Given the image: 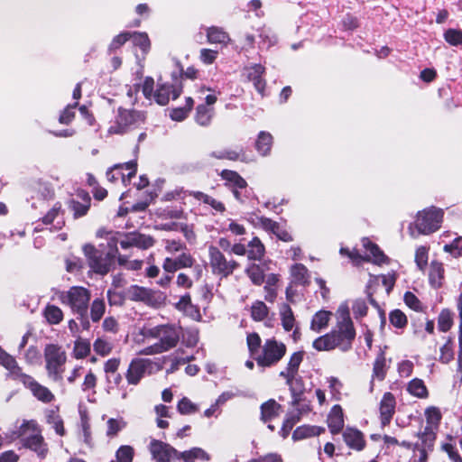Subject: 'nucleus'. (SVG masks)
I'll list each match as a JSON object with an SVG mask.
<instances>
[{"instance_id": "obj_1", "label": "nucleus", "mask_w": 462, "mask_h": 462, "mask_svg": "<svg viewBox=\"0 0 462 462\" xmlns=\"http://www.w3.org/2000/svg\"><path fill=\"white\" fill-rule=\"evenodd\" d=\"M107 235L106 243H100L97 246L85 244L82 247L90 270L102 276L116 268V257L118 254V237L111 233H107Z\"/></svg>"}, {"instance_id": "obj_2", "label": "nucleus", "mask_w": 462, "mask_h": 462, "mask_svg": "<svg viewBox=\"0 0 462 462\" xmlns=\"http://www.w3.org/2000/svg\"><path fill=\"white\" fill-rule=\"evenodd\" d=\"M444 211L441 208L430 207L419 211L415 227L420 235H430L439 229L443 221Z\"/></svg>"}, {"instance_id": "obj_3", "label": "nucleus", "mask_w": 462, "mask_h": 462, "mask_svg": "<svg viewBox=\"0 0 462 462\" xmlns=\"http://www.w3.org/2000/svg\"><path fill=\"white\" fill-rule=\"evenodd\" d=\"M32 427L33 431L35 430L36 423L33 420H24L17 430L18 438H21L20 441L22 446L25 448L34 451L40 457H45L47 454L46 444L41 432H33L31 435H26L27 429Z\"/></svg>"}, {"instance_id": "obj_4", "label": "nucleus", "mask_w": 462, "mask_h": 462, "mask_svg": "<svg viewBox=\"0 0 462 462\" xmlns=\"http://www.w3.org/2000/svg\"><path fill=\"white\" fill-rule=\"evenodd\" d=\"M286 354V346L274 338L267 339L263 346V354L255 358L262 367L276 365Z\"/></svg>"}, {"instance_id": "obj_5", "label": "nucleus", "mask_w": 462, "mask_h": 462, "mask_svg": "<svg viewBox=\"0 0 462 462\" xmlns=\"http://www.w3.org/2000/svg\"><path fill=\"white\" fill-rule=\"evenodd\" d=\"M90 296V291L88 289L73 286L65 295H62V301L67 302L77 315H84L85 312H88Z\"/></svg>"}, {"instance_id": "obj_6", "label": "nucleus", "mask_w": 462, "mask_h": 462, "mask_svg": "<svg viewBox=\"0 0 462 462\" xmlns=\"http://www.w3.org/2000/svg\"><path fill=\"white\" fill-rule=\"evenodd\" d=\"M209 263L214 274L228 277L238 267V263L235 260L227 261L220 250L210 245L208 248Z\"/></svg>"}, {"instance_id": "obj_7", "label": "nucleus", "mask_w": 462, "mask_h": 462, "mask_svg": "<svg viewBox=\"0 0 462 462\" xmlns=\"http://www.w3.org/2000/svg\"><path fill=\"white\" fill-rule=\"evenodd\" d=\"M46 360V369L49 375L54 380L61 379V365L66 361L65 352L60 350L57 345H47L44 351Z\"/></svg>"}, {"instance_id": "obj_8", "label": "nucleus", "mask_w": 462, "mask_h": 462, "mask_svg": "<svg viewBox=\"0 0 462 462\" xmlns=\"http://www.w3.org/2000/svg\"><path fill=\"white\" fill-rule=\"evenodd\" d=\"M147 336L159 338L158 343L164 351L176 346L180 339L178 330L171 325H161L152 328L148 330Z\"/></svg>"}, {"instance_id": "obj_9", "label": "nucleus", "mask_w": 462, "mask_h": 462, "mask_svg": "<svg viewBox=\"0 0 462 462\" xmlns=\"http://www.w3.org/2000/svg\"><path fill=\"white\" fill-rule=\"evenodd\" d=\"M127 297L133 301H142L147 305H160L164 302L166 295L161 291H155L151 289L132 285L127 289Z\"/></svg>"}, {"instance_id": "obj_10", "label": "nucleus", "mask_w": 462, "mask_h": 462, "mask_svg": "<svg viewBox=\"0 0 462 462\" xmlns=\"http://www.w3.org/2000/svg\"><path fill=\"white\" fill-rule=\"evenodd\" d=\"M148 449L152 455V458L156 462H172L176 460L178 450L160 439H152Z\"/></svg>"}, {"instance_id": "obj_11", "label": "nucleus", "mask_w": 462, "mask_h": 462, "mask_svg": "<svg viewBox=\"0 0 462 462\" xmlns=\"http://www.w3.org/2000/svg\"><path fill=\"white\" fill-rule=\"evenodd\" d=\"M333 339L335 348H339L342 352H347L352 348L353 341L356 337V329L354 326L337 324V328L333 329Z\"/></svg>"}, {"instance_id": "obj_12", "label": "nucleus", "mask_w": 462, "mask_h": 462, "mask_svg": "<svg viewBox=\"0 0 462 462\" xmlns=\"http://www.w3.org/2000/svg\"><path fill=\"white\" fill-rule=\"evenodd\" d=\"M333 339L335 348H339L342 352H347L352 348L353 341L356 337V329L354 326L337 324V328L333 329Z\"/></svg>"}, {"instance_id": "obj_13", "label": "nucleus", "mask_w": 462, "mask_h": 462, "mask_svg": "<svg viewBox=\"0 0 462 462\" xmlns=\"http://www.w3.org/2000/svg\"><path fill=\"white\" fill-rule=\"evenodd\" d=\"M248 81L253 82L255 90L262 97L265 96L266 81L263 78L265 73V68L261 64H252L244 69Z\"/></svg>"}, {"instance_id": "obj_14", "label": "nucleus", "mask_w": 462, "mask_h": 462, "mask_svg": "<svg viewBox=\"0 0 462 462\" xmlns=\"http://www.w3.org/2000/svg\"><path fill=\"white\" fill-rule=\"evenodd\" d=\"M436 430L430 426H426L423 431L418 433L420 443H416L414 448L420 450V460H425L428 457V452L432 451L436 440Z\"/></svg>"}, {"instance_id": "obj_15", "label": "nucleus", "mask_w": 462, "mask_h": 462, "mask_svg": "<svg viewBox=\"0 0 462 462\" xmlns=\"http://www.w3.org/2000/svg\"><path fill=\"white\" fill-rule=\"evenodd\" d=\"M150 365L151 361L149 359L135 358L132 360L125 374L128 383H139Z\"/></svg>"}, {"instance_id": "obj_16", "label": "nucleus", "mask_w": 462, "mask_h": 462, "mask_svg": "<svg viewBox=\"0 0 462 462\" xmlns=\"http://www.w3.org/2000/svg\"><path fill=\"white\" fill-rule=\"evenodd\" d=\"M396 400L394 395L390 393H384L380 402V419L382 427H385L390 424L393 416L395 413Z\"/></svg>"}, {"instance_id": "obj_17", "label": "nucleus", "mask_w": 462, "mask_h": 462, "mask_svg": "<svg viewBox=\"0 0 462 462\" xmlns=\"http://www.w3.org/2000/svg\"><path fill=\"white\" fill-rule=\"evenodd\" d=\"M181 93L180 86H174L173 84H158V88L153 94L154 99L157 104L165 106L169 103L170 96L172 95V99H176Z\"/></svg>"}, {"instance_id": "obj_18", "label": "nucleus", "mask_w": 462, "mask_h": 462, "mask_svg": "<svg viewBox=\"0 0 462 462\" xmlns=\"http://www.w3.org/2000/svg\"><path fill=\"white\" fill-rule=\"evenodd\" d=\"M195 259L186 253H182L176 258H165L162 267L167 273H175L176 271L183 268H189L193 266Z\"/></svg>"}, {"instance_id": "obj_19", "label": "nucleus", "mask_w": 462, "mask_h": 462, "mask_svg": "<svg viewBox=\"0 0 462 462\" xmlns=\"http://www.w3.org/2000/svg\"><path fill=\"white\" fill-rule=\"evenodd\" d=\"M285 381L291 394V405H300L301 402L305 401L306 388L303 378L297 374L293 375L289 381Z\"/></svg>"}, {"instance_id": "obj_20", "label": "nucleus", "mask_w": 462, "mask_h": 462, "mask_svg": "<svg viewBox=\"0 0 462 462\" xmlns=\"http://www.w3.org/2000/svg\"><path fill=\"white\" fill-rule=\"evenodd\" d=\"M19 378L23 379V383H28L30 389L32 390L33 395L40 401L48 403L51 402L54 399V395L45 386L38 383L32 376L23 374Z\"/></svg>"}, {"instance_id": "obj_21", "label": "nucleus", "mask_w": 462, "mask_h": 462, "mask_svg": "<svg viewBox=\"0 0 462 462\" xmlns=\"http://www.w3.org/2000/svg\"><path fill=\"white\" fill-rule=\"evenodd\" d=\"M346 444L352 449L361 451L365 447L364 434L357 429L347 427L343 432Z\"/></svg>"}, {"instance_id": "obj_22", "label": "nucleus", "mask_w": 462, "mask_h": 462, "mask_svg": "<svg viewBox=\"0 0 462 462\" xmlns=\"http://www.w3.org/2000/svg\"><path fill=\"white\" fill-rule=\"evenodd\" d=\"M219 176L225 180L224 185L228 189H246L248 186L246 180L236 171L225 169L221 171Z\"/></svg>"}, {"instance_id": "obj_23", "label": "nucleus", "mask_w": 462, "mask_h": 462, "mask_svg": "<svg viewBox=\"0 0 462 462\" xmlns=\"http://www.w3.org/2000/svg\"><path fill=\"white\" fill-rule=\"evenodd\" d=\"M328 426L332 434H338L344 427V415L339 404L334 405L328 415Z\"/></svg>"}, {"instance_id": "obj_24", "label": "nucleus", "mask_w": 462, "mask_h": 462, "mask_svg": "<svg viewBox=\"0 0 462 462\" xmlns=\"http://www.w3.org/2000/svg\"><path fill=\"white\" fill-rule=\"evenodd\" d=\"M209 156L217 160H228L233 162L240 161L243 162H248L245 150L242 146L237 150L226 148L220 151H213L209 153Z\"/></svg>"}, {"instance_id": "obj_25", "label": "nucleus", "mask_w": 462, "mask_h": 462, "mask_svg": "<svg viewBox=\"0 0 462 462\" xmlns=\"http://www.w3.org/2000/svg\"><path fill=\"white\" fill-rule=\"evenodd\" d=\"M304 354V351L294 352L291 356L285 370L281 371L279 376L289 381L293 375H297L300 365L303 361Z\"/></svg>"}, {"instance_id": "obj_26", "label": "nucleus", "mask_w": 462, "mask_h": 462, "mask_svg": "<svg viewBox=\"0 0 462 462\" xmlns=\"http://www.w3.org/2000/svg\"><path fill=\"white\" fill-rule=\"evenodd\" d=\"M362 244L365 250L370 253V255L373 256V260L371 261L374 264L381 265L390 263V258L381 250L378 245L372 242L369 238L364 237Z\"/></svg>"}, {"instance_id": "obj_27", "label": "nucleus", "mask_w": 462, "mask_h": 462, "mask_svg": "<svg viewBox=\"0 0 462 462\" xmlns=\"http://www.w3.org/2000/svg\"><path fill=\"white\" fill-rule=\"evenodd\" d=\"M79 195L84 200L83 203L74 199L68 200L69 208L73 212L74 218H79L85 216L88 213L90 206V197L87 192L81 191Z\"/></svg>"}, {"instance_id": "obj_28", "label": "nucleus", "mask_w": 462, "mask_h": 462, "mask_svg": "<svg viewBox=\"0 0 462 462\" xmlns=\"http://www.w3.org/2000/svg\"><path fill=\"white\" fill-rule=\"evenodd\" d=\"M0 365L4 366L6 370L9 371V374L12 375L14 379L19 378L21 375H23L22 372V368L18 365L15 358L5 352L0 346Z\"/></svg>"}, {"instance_id": "obj_29", "label": "nucleus", "mask_w": 462, "mask_h": 462, "mask_svg": "<svg viewBox=\"0 0 462 462\" xmlns=\"http://www.w3.org/2000/svg\"><path fill=\"white\" fill-rule=\"evenodd\" d=\"M325 431V429L314 425H301L297 427L292 432L294 441L301 440L307 438L319 436Z\"/></svg>"}, {"instance_id": "obj_30", "label": "nucleus", "mask_w": 462, "mask_h": 462, "mask_svg": "<svg viewBox=\"0 0 462 462\" xmlns=\"http://www.w3.org/2000/svg\"><path fill=\"white\" fill-rule=\"evenodd\" d=\"M282 409V405L279 404L274 399H270L260 406L261 410V420L264 423L270 421L273 418L279 415V411Z\"/></svg>"}, {"instance_id": "obj_31", "label": "nucleus", "mask_w": 462, "mask_h": 462, "mask_svg": "<svg viewBox=\"0 0 462 462\" xmlns=\"http://www.w3.org/2000/svg\"><path fill=\"white\" fill-rule=\"evenodd\" d=\"M143 118L142 113L135 110L125 109L123 107L118 108V115L116 117V123L120 126H129L136 123Z\"/></svg>"}, {"instance_id": "obj_32", "label": "nucleus", "mask_w": 462, "mask_h": 462, "mask_svg": "<svg viewBox=\"0 0 462 462\" xmlns=\"http://www.w3.org/2000/svg\"><path fill=\"white\" fill-rule=\"evenodd\" d=\"M182 459L183 462H194L195 459L209 461L210 456L201 448H192L183 452L178 451L176 460Z\"/></svg>"}, {"instance_id": "obj_33", "label": "nucleus", "mask_w": 462, "mask_h": 462, "mask_svg": "<svg viewBox=\"0 0 462 462\" xmlns=\"http://www.w3.org/2000/svg\"><path fill=\"white\" fill-rule=\"evenodd\" d=\"M444 279V267L441 263L432 261L429 272V282L434 289H439L442 286Z\"/></svg>"}, {"instance_id": "obj_34", "label": "nucleus", "mask_w": 462, "mask_h": 462, "mask_svg": "<svg viewBox=\"0 0 462 462\" xmlns=\"http://www.w3.org/2000/svg\"><path fill=\"white\" fill-rule=\"evenodd\" d=\"M273 135L265 131H261L258 134L257 139L255 141V150L262 156H267L270 154L272 146H273Z\"/></svg>"}, {"instance_id": "obj_35", "label": "nucleus", "mask_w": 462, "mask_h": 462, "mask_svg": "<svg viewBox=\"0 0 462 462\" xmlns=\"http://www.w3.org/2000/svg\"><path fill=\"white\" fill-rule=\"evenodd\" d=\"M215 115L213 107L199 105L196 108L195 121L201 126H208Z\"/></svg>"}, {"instance_id": "obj_36", "label": "nucleus", "mask_w": 462, "mask_h": 462, "mask_svg": "<svg viewBox=\"0 0 462 462\" xmlns=\"http://www.w3.org/2000/svg\"><path fill=\"white\" fill-rule=\"evenodd\" d=\"M129 237L132 238L133 247L143 250L153 246L155 243L152 236L139 232H129Z\"/></svg>"}, {"instance_id": "obj_37", "label": "nucleus", "mask_w": 462, "mask_h": 462, "mask_svg": "<svg viewBox=\"0 0 462 462\" xmlns=\"http://www.w3.org/2000/svg\"><path fill=\"white\" fill-rule=\"evenodd\" d=\"M407 392L418 398L424 399L429 396L428 389L423 382L420 378H414L411 380L407 385Z\"/></svg>"}, {"instance_id": "obj_38", "label": "nucleus", "mask_w": 462, "mask_h": 462, "mask_svg": "<svg viewBox=\"0 0 462 462\" xmlns=\"http://www.w3.org/2000/svg\"><path fill=\"white\" fill-rule=\"evenodd\" d=\"M248 247L249 250L247 251V257L249 260L259 261L264 255V245L257 236H254L248 243Z\"/></svg>"}, {"instance_id": "obj_39", "label": "nucleus", "mask_w": 462, "mask_h": 462, "mask_svg": "<svg viewBox=\"0 0 462 462\" xmlns=\"http://www.w3.org/2000/svg\"><path fill=\"white\" fill-rule=\"evenodd\" d=\"M300 420V414H296L295 411H289L286 414L282 429L279 431L280 436L282 439H286L290 435L294 425L298 423Z\"/></svg>"}, {"instance_id": "obj_40", "label": "nucleus", "mask_w": 462, "mask_h": 462, "mask_svg": "<svg viewBox=\"0 0 462 462\" xmlns=\"http://www.w3.org/2000/svg\"><path fill=\"white\" fill-rule=\"evenodd\" d=\"M424 415L427 426H430L433 430H438L442 420L440 410L436 406H430L425 409Z\"/></svg>"}, {"instance_id": "obj_41", "label": "nucleus", "mask_w": 462, "mask_h": 462, "mask_svg": "<svg viewBox=\"0 0 462 462\" xmlns=\"http://www.w3.org/2000/svg\"><path fill=\"white\" fill-rule=\"evenodd\" d=\"M333 339L332 332L327 333L323 336L317 337L313 343L312 346L317 351H330L335 349V344Z\"/></svg>"}, {"instance_id": "obj_42", "label": "nucleus", "mask_w": 462, "mask_h": 462, "mask_svg": "<svg viewBox=\"0 0 462 462\" xmlns=\"http://www.w3.org/2000/svg\"><path fill=\"white\" fill-rule=\"evenodd\" d=\"M331 312L328 310H319L313 316L310 328L312 330L319 332L325 328L329 321Z\"/></svg>"}, {"instance_id": "obj_43", "label": "nucleus", "mask_w": 462, "mask_h": 462, "mask_svg": "<svg viewBox=\"0 0 462 462\" xmlns=\"http://www.w3.org/2000/svg\"><path fill=\"white\" fill-rule=\"evenodd\" d=\"M282 325L285 331H291L294 326L295 319L289 304L283 303L280 309Z\"/></svg>"}, {"instance_id": "obj_44", "label": "nucleus", "mask_w": 462, "mask_h": 462, "mask_svg": "<svg viewBox=\"0 0 462 462\" xmlns=\"http://www.w3.org/2000/svg\"><path fill=\"white\" fill-rule=\"evenodd\" d=\"M207 37L210 43H226L230 40L228 34L223 29L216 26L207 29Z\"/></svg>"}, {"instance_id": "obj_45", "label": "nucleus", "mask_w": 462, "mask_h": 462, "mask_svg": "<svg viewBox=\"0 0 462 462\" xmlns=\"http://www.w3.org/2000/svg\"><path fill=\"white\" fill-rule=\"evenodd\" d=\"M386 360L383 351H380L377 355L373 366V378L383 381L386 376Z\"/></svg>"}, {"instance_id": "obj_46", "label": "nucleus", "mask_w": 462, "mask_h": 462, "mask_svg": "<svg viewBox=\"0 0 462 462\" xmlns=\"http://www.w3.org/2000/svg\"><path fill=\"white\" fill-rule=\"evenodd\" d=\"M245 273L250 278L251 282L255 285H262L265 281L264 271L259 264H250L245 269Z\"/></svg>"}, {"instance_id": "obj_47", "label": "nucleus", "mask_w": 462, "mask_h": 462, "mask_svg": "<svg viewBox=\"0 0 462 462\" xmlns=\"http://www.w3.org/2000/svg\"><path fill=\"white\" fill-rule=\"evenodd\" d=\"M453 325V312L448 309H444L438 318V328L441 332H448Z\"/></svg>"}, {"instance_id": "obj_48", "label": "nucleus", "mask_w": 462, "mask_h": 462, "mask_svg": "<svg viewBox=\"0 0 462 462\" xmlns=\"http://www.w3.org/2000/svg\"><path fill=\"white\" fill-rule=\"evenodd\" d=\"M291 275L297 283L307 285L308 281V269L302 263H295L291 270Z\"/></svg>"}, {"instance_id": "obj_49", "label": "nucleus", "mask_w": 462, "mask_h": 462, "mask_svg": "<svg viewBox=\"0 0 462 462\" xmlns=\"http://www.w3.org/2000/svg\"><path fill=\"white\" fill-rule=\"evenodd\" d=\"M106 310V305L103 299L97 298L92 301L90 308V316L93 322L99 321Z\"/></svg>"}, {"instance_id": "obj_50", "label": "nucleus", "mask_w": 462, "mask_h": 462, "mask_svg": "<svg viewBox=\"0 0 462 462\" xmlns=\"http://www.w3.org/2000/svg\"><path fill=\"white\" fill-rule=\"evenodd\" d=\"M44 315L50 324H59L63 318L61 310L55 305H48L44 310Z\"/></svg>"}, {"instance_id": "obj_51", "label": "nucleus", "mask_w": 462, "mask_h": 462, "mask_svg": "<svg viewBox=\"0 0 462 462\" xmlns=\"http://www.w3.org/2000/svg\"><path fill=\"white\" fill-rule=\"evenodd\" d=\"M268 315V308L264 302L256 300L251 307V316L254 320H263Z\"/></svg>"}, {"instance_id": "obj_52", "label": "nucleus", "mask_w": 462, "mask_h": 462, "mask_svg": "<svg viewBox=\"0 0 462 462\" xmlns=\"http://www.w3.org/2000/svg\"><path fill=\"white\" fill-rule=\"evenodd\" d=\"M390 323L397 328H404L408 320L406 315L401 310H393L389 313Z\"/></svg>"}, {"instance_id": "obj_53", "label": "nucleus", "mask_w": 462, "mask_h": 462, "mask_svg": "<svg viewBox=\"0 0 462 462\" xmlns=\"http://www.w3.org/2000/svg\"><path fill=\"white\" fill-rule=\"evenodd\" d=\"M90 353V342L79 339L75 342L73 355L77 359L88 356Z\"/></svg>"}, {"instance_id": "obj_54", "label": "nucleus", "mask_w": 462, "mask_h": 462, "mask_svg": "<svg viewBox=\"0 0 462 462\" xmlns=\"http://www.w3.org/2000/svg\"><path fill=\"white\" fill-rule=\"evenodd\" d=\"M132 37L135 46L140 47L144 53L148 52L151 47V42L146 32H134Z\"/></svg>"}, {"instance_id": "obj_55", "label": "nucleus", "mask_w": 462, "mask_h": 462, "mask_svg": "<svg viewBox=\"0 0 462 462\" xmlns=\"http://www.w3.org/2000/svg\"><path fill=\"white\" fill-rule=\"evenodd\" d=\"M445 41L452 46H462V31L449 28L444 32Z\"/></svg>"}, {"instance_id": "obj_56", "label": "nucleus", "mask_w": 462, "mask_h": 462, "mask_svg": "<svg viewBox=\"0 0 462 462\" xmlns=\"http://www.w3.org/2000/svg\"><path fill=\"white\" fill-rule=\"evenodd\" d=\"M107 430H106V436L109 438H113L117 435V433L122 430L126 423L123 420V419L117 420V419H109L107 420Z\"/></svg>"}, {"instance_id": "obj_57", "label": "nucleus", "mask_w": 462, "mask_h": 462, "mask_svg": "<svg viewBox=\"0 0 462 462\" xmlns=\"http://www.w3.org/2000/svg\"><path fill=\"white\" fill-rule=\"evenodd\" d=\"M132 37V33L129 32H123L116 36H115L108 46L109 53L114 52L116 50L119 49L123 46L130 38Z\"/></svg>"}, {"instance_id": "obj_58", "label": "nucleus", "mask_w": 462, "mask_h": 462, "mask_svg": "<svg viewBox=\"0 0 462 462\" xmlns=\"http://www.w3.org/2000/svg\"><path fill=\"white\" fill-rule=\"evenodd\" d=\"M80 422L83 433V441L88 447H92L90 423L87 414H81Z\"/></svg>"}, {"instance_id": "obj_59", "label": "nucleus", "mask_w": 462, "mask_h": 462, "mask_svg": "<svg viewBox=\"0 0 462 462\" xmlns=\"http://www.w3.org/2000/svg\"><path fill=\"white\" fill-rule=\"evenodd\" d=\"M177 410L180 414H192L198 411L197 406L187 397L180 399L177 404Z\"/></svg>"}, {"instance_id": "obj_60", "label": "nucleus", "mask_w": 462, "mask_h": 462, "mask_svg": "<svg viewBox=\"0 0 462 462\" xmlns=\"http://www.w3.org/2000/svg\"><path fill=\"white\" fill-rule=\"evenodd\" d=\"M444 251L449 253L454 257L462 255V236L456 237L450 244L444 245Z\"/></svg>"}, {"instance_id": "obj_61", "label": "nucleus", "mask_w": 462, "mask_h": 462, "mask_svg": "<svg viewBox=\"0 0 462 462\" xmlns=\"http://www.w3.org/2000/svg\"><path fill=\"white\" fill-rule=\"evenodd\" d=\"M454 358V352L452 348V339L449 337L446 344L440 347L439 361L443 364H448Z\"/></svg>"}, {"instance_id": "obj_62", "label": "nucleus", "mask_w": 462, "mask_h": 462, "mask_svg": "<svg viewBox=\"0 0 462 462\" xmlns=\"http://www.w3.org/2000/svg\"><path fill=\"white\" fill-rule=\"evenodd\" d=\"M405 304L415 311H422L423 307L418 297L411 291H406L403 297Z\"/></svg>"}, {"instance_id": "obj_63", "label": "nucleus", "mask_w": 462, "mask_h": 462, "mask_svg": "<svg viewBox=\"0 0 462 462\" xmlns=\"http://www.w3.org/2000/svg\"><path fill=\"white\" fill-rule=\"evenodd\" d=\"M122 165L121 164H116L113 167L109 168L106 171V178L111 182H116L119 179L122 180L123 183H125V175L121 171Z\"/></svg>"}, {"instance_id": "obj_64", "label": "nucleus", "mask_w": 462, "mask_h": 462, "mask_svg": "<svg viewBox=\"0 0 462 462\" xmlns=\"http://www.w3.org/2000/svg\"><path fill=\"white\" fill-rule=\"evenodd\" d=\"M134 457V448L131 446H121L116 451L118 462H132Z\"/></svg>"}]
</instances>
